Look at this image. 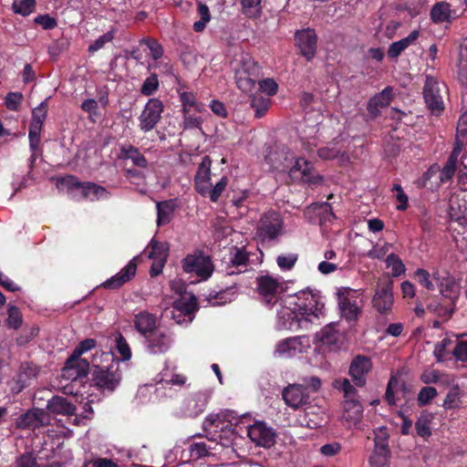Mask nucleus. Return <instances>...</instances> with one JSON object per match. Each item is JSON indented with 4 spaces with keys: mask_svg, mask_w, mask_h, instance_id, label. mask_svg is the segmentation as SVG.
I'll use <instances>...</instances> for the list:
<instances>
[{
    "mask_svg": "<svg viewBox=\"0 0 467 467\" xmlns=\"http://www.w3.org/2000/svg\"><path fill=\"white\" fill-rule=\"evenodd\" d=\"M450 218L452 227L458 234L463 237L467 235V203L463 201L462 204H458V208L451 204Z\"/></svg>",
    "mask_w": 467,
    "mask_h": 467,
    "instance_id": "cd10ccee",
    "label": "nucleus"
},
{
    "mask_svg": "<svg viewBox=\"0 0 467 467\" xmlns=\"http://www.w3.org/2000/svg\"><path fill=\"white\" fill-rule=\"evenodd\" d=\"M206 404V394L204 392H194L185 399L182 412L186 417L195 418L203 413Z\"/></svg>",
    "mask_w": 467,
    "mask_h": 467,
    "instance_id": "5701e85b",
    "label": "nucleus"
},
{
    "mask_svg": "<svg viewBox=\"0 0 467 467\" xmlns=\"http://www.w3.org/2000/svg\"><path fill=\"white\" fill-rule=\"evenodd\" d=\"M390 450L374 449L368 458L370 467H389Z\"/></svg>",
    "mask_w": 467,
    "mask_h": 467,
    "instance_id": "ea45409f",
    "label": "nucleus"
},
{
    "mask_svg": "<svg viewBox=\"0 0 467 467\" xmlns=\"http://www.w3.org/2000/svg\"><path fill=\"white\" fill-rule=\"evenodd\" d=\"M419 31L414 30L410 32V34L396 42H393L388 50V55L391 58L398 57L402 51L408 48L410 45H412L419 37Z\"/></svg>",
    "mask_w": 467,
    "mask_h": 467,
    "instance_id": "c9c22d12",
    "label": "nucleus"
},
{
    "mask_svg": "<svg viewBox=\"0 0 467 467\" xmlns=\"http://www.w3.org/2000/svg\"><path fill=\"white\" fill-rule=\"evenodd\" d=\"M438 285L441 295L450 299L451 304L454 305L458 299V291L455 281L452 278H443V281H441Z\"/></svg>",
    "mask_w": 467,
    "mask_h": 467,
    "instance_id": "a19ab883",
    "label": "nucleus"
},
{
    "mask_svg": "<svg viewBox=\"0 0 467 467\" xmlns=\"http://www.w3.org/2000/svg\"><path fill=\"white\" fill-rule=\"evenodd\" d=\"M168 245L166 243L152 240L150 242L149 258L153 260H166L168 257Z\"/></svg>",
    "mask_w": 467,
    "mask_h": 467,
    "instance_id": "c03bdc74",
    "label": "nucleus"
},
{
    "mask_svg": "<svg viewBox=\"0 0 467 467\" xmlns=\"http://www.w3.org/2000/svg\"><path fill=\"white\" fill-rule=\"evenodd\" d=\"M297 301L295 302L294 311L290 313L293 316L292 319H297V324L306 321L313 323L314 319H318L324 316L325 305L320 302V296L313 294L311 291H301L299 295L296 296Z\"/></svg>",
    "mask_w": 467,
    "mask_h": 467,
    "instance_id": "20e7f679",
    "label": "nucleus"
},
{
    "mask_svg": "<svg viewBox=\"0 0 467 467\" xmlns=\"http://www.w3.org/2000/svg\"><path fill=\"white\" fill-rule=\"evenodd\" d=\"M317 155L324 160H337L341 165L349 161V156L338 148H318Z\"/></svg>",
    "mask_w": 467,
    "mask_h": 467,
    "instance_id": "58836bf2",
    "label": "nucleus"
},
{
    "mask_svg": "<svg viewBox=\"0 0 467 467\" xmlns=\"http://www.w3.org/2000/svg\"><path fill=\"white\" fill-rule=\"evenodd\" d=\"M427 310L437 315L440 318L449 319L455 312V304L451 306H445L438 301H432L427 305Z\"/></svg>",
    "mask_w": 467,
    "mask_h": 467,
    "instance_id": "37998d69",
    "label": "nucleus"
},
{
    "mask_svg": "<svg viewBox=\"0 0 467 467\" xmlns=\"http://www.w3.org/2000/svg\"><path fill=\"white\" fill-rule=\"evenodd\" d=\"M451 344L452 340L445 337L434 345L433 355L436 357L438 362L444 361L447 356L446 348Z\"/></svg>",
    "mask_w": 467,
    "mask_h": 467,
    "instance_id": "0e129e2a",
    "label": "nucleus"
},
{
    "mask_svg": "<svg viewBox=\"0 0 467 467\" xmlns=\"http://www.w3.org/2000/svg\"><path fill=\"white\" fill-rule=\"evenodd\" d=\"M249 253L244 247L232 246L230 249V265L228 275H239L247 270Z\"/></svg>",
    "mask_w": 467,
    "mask_h": 467,
    "instance_id": "a878e982",
    "label": "nucleus"
},
{
    "mask_svg": "<svg viewBox=\"0 0 467 467\" xmlns=\"http://www.w3.org/2000/svg\"><path fill=\"white\" fill-rule=\"evenodd\" d=\"M393 99V88H385L381 92L369 99L367 110L370 118L375 119L379 116L381 109L387 108Z\"/></svg>",
    "mask_w": 467,
    "mask_h": 467,
    "instance_id": "b1692460",
    "label": "nucleus"
},
{
    "mask_svg": "<svg viewBox=\"0 0 467 467\" xmlns=\"http://www.w3.org/2000/svg\"><path fill=\"white\" fill-rule=\"evenodd\" d=\"M459 389L458 387L451 388L446 394V398L443 402L445 410L456 409L459 406Z\"/></svg>",
    "mask_w": 467,
    "mask_h": 467,
    "instance_id": "69168bd1",
    "label": "nucleus"
},
{
    "mask_svg": "<svg viewBox=\"0 0 467 467\" xmlns=\"http://www.w3.org/2000/svg\"><path fill=\"white\" fill-rule=\"evenodd\" d=\"M467 137V113L462 114L458 121L455 146H463L467 143L464 140Z\"/></svg>",
    "mask_w": 467,
    "mask_h": 467,
    "instance_id": "13d9d810",
    "label": "nucleus"
},
{
    "mask_svg": "<svg viewBox=\"0 0 467 467\" xmlns=\"http://www.w3.org/2000/svg\"><path fill=\"white\" fill-rule=\"evenodd\" d=\"M133 326L141 337L150 335L160 328L157 327V317L148 311H141L134 316Z\"/></svg>",
    "mask_w": 467,
    "mask_h": 467,
    "instance_id": "bb28decb",
    "label": "nucleus"
},
{
    "mask_svg": "<svg viewBox=\"0 0 467 467\" xmlns=\"http://www.w3.org/2000/svg\"><path fill=\"white\" fill-rule=\"evenodd\" d=\"M96 346H97V340H95V339L88 338L83 341H80L78 344V346L75 347L72 354L69 357V358H71V361H75L77 359H83L82 358H80V356H82L87 351H89V350L95 348Z\"/></svg>",
    "mask_w": 467,
    "mask_h": 467,
    "instance_id": "49530a36",
    "label": "nucleus"
},
{
    "mask_svg": "<svg viewBox=\"0 0 467 467\" xmlns=\"http://www.w3.org/2000/svg\"><path fill=\"white\" fill-rule=\"evenodd\" d=\"M251 106L255 110L256 118L263 117L269 109V99L252 95Z\"/></svg>",
    "mask_w": 467,
    "mask_h": 467,
    "instance_id": "6e6d98bb",
    "label": "nucleus"
},
{
    "mask_svg": "<svg viewBox=\"0 0 467 467\" xmlns=\"http://www.w3.org/2000/svg\"><path fill=\"white\" fill-rule=\"evenodd\" d=\"M457 16L451 4L447 2L437 3L431 10V17L435 23L446 22Z\"/></svg>",
    "mask_w": 467,
    "mask_h": 467,
    "instance_id": "473e14b6",
    "label": "nucleus"
},
{
    "mask_svg": "<svg viewBox=\"0 0 467 467\" xmlns=\"http://www.w3.org/2000/svg\"><path fill=\"white\" fill-rule=\"evenodd\" d=\"M256 292L261 302L268 307H273L279 301L284 292V285L280 279L270 275H259L255 279Z\"/></svg>",
    "mask_w": 467,
    "mask_h": 467,
    "instance_id": "1a4fd4ad",
    "label": "nucleus"
},
{
    "mask_svg": "<svg viewBox=\"0 0 467 467\" xmlns=\"http://www.w3.org/2000/svg\"><path fill=\"white\" fill-rule=\"evenodd\" d=\"M163 109L160 99H150L139 118L140 129L144 131L151 130L161 119Z\"/></svg>",
    "mask_w": 467,
    "mask_h": 467,
    "instance_id": "4468645a",
    "label": "nucleus"
},
{
    "mask_svg": "<svg viewBox=\"0 0 467 467\" xmlns=\"http://www.w3.org/2000/svg\"><path fill=\"white\" fill-rule=\"evenodd\" d=\"M106 360H110L107 365L96 364V358L92 360L91 385L99 390L113 392L121 381V371L119 369V360L110 352H102Z\"/></svg>",
    "mask_w": 467,
    "mask_h": 467,
    "instance_id": "f03ea898",
    "label": "nucleus"
},
{
    "mask_svg": "<svg viewBox=\"0 0 467 467\" xmlns=\"http://www.w3.org/2000/svg\"><path fill=\"white\" fill-rule=\"evenodd\" d=\"M446 87L443 83H440L437 78L427 76L424 88L423 98L425 103L432 115L439 116L444 110V102L442 92Z\"/></svg>",
    "mask_w": 467,
    "mask_h": 467,
    "instance_id": "9d476101",
    "label": "nucleus"
},
{
    "mask_svg": "<svg viewBox=\"0 0 467 467\" xmlns=\"http://www.w3.org/2000/svg\"><path fill=\"white\" fill-rule=\"evenodd\" d=\"M52 181L55 182L59 191H66L67 194H74L75 192H79L83 200L95 202L109 198V192L105 187L99 186L95 182H82L74 175L67 174L52 177Z\"/></svg>",
    "mask_w": 467,
    "mask_h": 467,
    "instance_id": "7ed1b4c3",
    "label": "nucleus"
},
{
    "mask_svg": "<svg viewBox=\"0 0 467 467\" xmlns=\"http://www.w3.org/2000/svg\"><path fill=\"white\" fill-rule=\"evenodd\" d=\"M142 337L144 342H146L147 349L153 355H161L167 352L172 341L170 335L161 329Z\"/></svg>",
    "mask_w": 467,
    "mask_h": 467,
    "instance_id": "4be33fe9",
    "label": "nucleus"
},
{
    "mask_svg": "<svg viewBox=\"0 0 467 467\" xmlns=\"http://www.w3.org/2000/svg\"><path fill=\"white\" fill-rule=\"evenodd\" d=\"M394 282L389 276H383L378 281L372 298V307L382 316L391 313L394 306Z\"/></svg>",
    "mask_w": 467,
    "mask_h": 467,
    "instance_id": "6e6552de",
    "label": "nucleus"
},
{
    "mask_svg": "<svg viewBox=\"0 0 467 467\" xmlns=\"http://www.w3.org/2000/svg\"><path fill=\"white\" fill-rule=\"evenodd\" d=\"M90 364L87 359H76L71 361V358H67L64 368H62L61 376L72 382H83L88 377Z\"/></svg>",
    "mask_w": 467,
    "mask_h": 467,
    "instance_id": "aec40b11",
    "label": "nucleus"
},
{
    "mask_svg": "<svg viewBox=\"0 0 467 467\" xmlns=\"http://www.w3.org/2000/svg\"><path fill=\"white\" fill-rule=\"evenodd\" d=\"M181 101L182 103L183 111L186 110H195L197 112H202L203 109V105L198 103L196 101L195 96L192 92H182L181 93Z\"/></svg>",
    "mask_w": 467,
    "mask_h": 467,
    "instance_id": "de8ad7c7",
    "label": "nucleus"
},
{
    "mask_svg": "<svg viewBox=\"0 0 467 467\" xmlns=\"http://www.w3.org/2000/svg\"><path fill=\"white\" fill-rule=\"evenodd\" d=\"M8 317L5 319V325L10 329H18L21 327L23 323L22 313L17 306H8Z\"/></svg>",
    "mask_w": 467,
    "mask_h": 467,
    "instance_id": "09e8293b",
    "label": "nucleus"
},
{
    "mask_svg": "<svg viewBox=\"0 0 467 467\" xmlns=\"http://www.w3.org/2000/svg\"><path fill=\"white\" fill-rule=\"evenodd\" d=\"M261 68L249 55H242L234 66V78L240 90L250 96L256 89Z\"/></svg>",
    "mask_w": 467,
    "mask_h": 467,
    "instance_id": "39448f33",
    "label": "nucleus"
},
{
    "mask_svg": "<svg viewBox=\"0 0 467 467\" xmlns=\"http://www.w3.org/2000/svg\"><path fill=\"white\" fill-rule=\"evenodd\" d=\"M313 164L305 158H297L295 160L293 166L290 168V176L293 179H299L305 183L318 184L322 182V177L313 175Z\"/></svg>",
    "mask_w": 467,
    "mask_h": 467,
    "instance_id": "f3484780",
    "label": "nucleus"
},
{
    "mask_svg": "<svg viewBox=\"0 0 467 467\" xmlns=\"http://www.w3.org/2000/svg\"><path fill=\"white\" fill-rule=\"evenodd\" d=\"M182 268L187 274H196L202 280H207L213 274V265L211 257L205 255L204 252L197 251L187 254L182 260Z\"/></svg>",
    "mask_w": 467,
    "mask_h": 467,
    "instance_id": "9b49d317",
    "label": "nucleus"
},
{
    "mask_svg": "<svg viewBox=\"0 0 467 467\" xmlns=\"http://www.w3.org/2000/svg\"><path fill=\"white\" fill-rule=\"evenodd\" d=\"M323 120L320 111H308L306 113L305 122L300 126V141L305 146L315 144L310 140L315 139L318 132V126Z\"/></svg>",
    "mask_w": 467,
    "mask_h": 467,
    "instance_id": "2eb2a0df",
    "label": "nucleus"
},
{
    "mask_svg": "<svg viewBox=\"0 0 467 467\" xmlns=\"http://www.w3.org/2000/svg\"><path fill=\"white\" fill-rule=\"evenodd\" d=\"M296 43L304 56L308 61L311 60L317 51V34L314 29L306 28L297 31L295 36Z\"/></svg>",
    "mask_w": 467,
    "mask_h": 467,
    "instance_id": "a211bd4d",
    "label": "nucleus"
},
{
    "mask_svg": "<svg viewBox=\"0 0 467 467\" xmlns=\"http://www.w3.org/2000/svg\"><path fill=\"white\" fill-rule=\"evenodd\" d=\"M266 94L267 96H274L276 94L278 89V85L273 78H265L263 80H259L256 83V88Z\"/></svg>",
    "mask_w": 467,
    "mask_h": 467,
    "instance_id": "052dcab7",
    "label": "nucleus"
},
{
    "mask_svg": "<svg viewBox=\"0 0 467 467\" xmlns=\"http://www.w3.org/2000/svg\"><path fill=\"white\" fill-rule=\"evenodd\" d=\"M36 6L35 0H21L13 3V10L16 14L26 16L30 15Z\"/></svg>",
    "mask_w": 467,
    "mask_h": 467,
    "instance_id": "864d4df0",
    "label": "nucleus"
},
{
    "mask_svg": "<svg viewBox=\"0 0 467 467\" xmlns=\"http://www.w3.org/2000/svg\"><path fill=\"white\" fill-rule=\"evenodd\" d=\"M174 208L175 204L174 200L172 199L157 202V225L162 226L168 224L170 221L172 219Z\"/></svg>",
    "mask_w": 467,
    "mask_h": 467,
    "instance_id": "72a5a7b5",
    "label": "nucleus"
},
{
    "mask_svg": "<svg viewBox=\"0 0 467 467\" xmlns=\"http://www.w3.org/2000/svg\"><path fill=\"white\" fill-rule=\"evenodd\" d=\"M303 340H306L305 336L282 339L278 344H276L275 351L278 352L280 356L287 357H292L297 353H302L304 351V344L302 343Z\"/></svg>",
    "mask_w": 467,
    "mask_h": 467,
    "instance_id": "c85d7f7f",
    "label": "nucleus"
},
{
    "mask_svg": "<svg viewBox=\"0 0 467 467\" xmlns=\"http://www.w3.org/2000/svg\"><path fill=\"white\" fill-rule=\"evenodd\" d=\"M121 157L125 161H131L137 167H147V160L137 148H121Z\"/></svg>",
    "mask_w": 467,
    "mask_h": 467,
    "instance_id": "79ce46f5",
    "label": "nucleus"
},
{
    "mask_svg": "<svg viewBox=\"0 0 467 467\" xmlns=\"http://www.w3.org/2000/svg\"><path fill=\"white\" fill-rule=\"evenodd\" d=\"M47 415L40 409L28 410L16 420V428L22 430H36L46 425Z\"/></svg>",
    "mask_w": 467,
    "mask_h": 467,
    "instance_id": "393cba45",
    "label": "nucleus"
},
{
    "mask_svg": "<svg viewBox=\"0 0 467 467\" xmlns=\"http://www.w3.org/2000/svg\"><path fill=\"white\" fill-rule=\"evenodd\" d=\"M195 110L183 111V126L185 129H199L202 124L200 117L194 116Z\"/></svg>",
    "mask_w": 467,
    "mask_h": 467,
    "instance_id": "338daca9",
    "label": "nucleus"
},
{
    "mask_svg": "<svg viewBox=\"0 0 467 467\" xmlns=\"http://www.w3.org/2000/svg\"><path fill=\"white\" fill-rule=\"evenodd\" d=\"M317 338L321 345H326L332 349H337L342 343V334L339 333L338 329L332 323L320 329L317 334Z\"/></svg>",
    "mask_w": 467,
    "mask_h": 467,
    "instance_id": "c756f323",
    "label": "nucleus"
},
{
    "mask_svg": "<svg viewBox=\"0 0 467 467\" xmlns=\"http://www.w3.org/2000/svg\"><path fill=\"white\" fill-rule=\"evenodd\" d=\"M458 78L461 83L467 86V37L460 45L458 57Z\"/></svg>",
    "mask_w": 467,
    "mask_h": 467,
    "instance_id": "4c0bfd02",
    "label": "nucleus"
},
{
    "mask_svg": "<svg viewBox=\"0 0 467 467\" xmlns=\"http://www.w3.org/2000/svg\"><path fill=\"white\" fill-rule=\"evenodd\" d=\"M158 87L159 81L157 76L152 74L144 80L140 92L145 96H150L157 90Z\"/></svg>",
    "mask_w": 467,
    "mask_h": 467,
    "instance_id": "774afa93",
    "label": "nucleus"
},
{
    "mask_svg": "<svg viewBox=\"0 0 467 467\" xmlns=\"http://www.w3.org/2000/svg\"><path fill=\"white\" fill-rule=\"evenodd\" d=\"M248 437L255 445L262 448H271L275 444V431L265 422L255 421L248 428Z\"/></svg>",
    "mask_w": 467,
    "mask_h": 467,
    "instance_id": "ddd939ff",
    "label": "nucleus"
},
{
    "mask_svg": "<svg viewBox=\"0 0 467 467\" xmlns=\"http://www.w3.org/2000/svg\"><path fill=\"white\" fill-rule=\"evenodd\" d=\"M116 350L121 356L123 361H129L131 357V351L128 341L119 332L115 334Z\"/></svg>",
    "mask_w": 467,
    "mask_h": 467,
    "instance_id": "8fccbe9b",
    "label": "nucleus"
},
{
    "mask_svg": "<svg viewBox=\"0 0 467 467\" xmlns=\"http://www.w3.org/2000/svg\"><path fill=\"white\" fill-rule=\"evenodd\" d=\"M374 449L383 448L386 450H389V433L386 427H381L375 431V438H374Z\"/></svg>",
    "mask_w": 467,
    "mask_h": 467,
    "instance_id": "680f3d73",
    "label": "nucleus"
},
{
    "mask_svg": "<svg viewBox=\"0 0 467 467\" xmlns=\"http://www.w3.org/2000/svg\"><path fill=\"white\" fill-rule=\"evenodd\" d=\"M243 12L248 16H255L261 12V0H242Z\"/></svg>",
    "mask_w": 467,
    "mask_h": 467,
    "instance_id": "e2e57ef3",
    "label": "nucleus"
},
{
    "mask_svg": "<svg viewBox=\"0 0 467 467\" xmlns=\"http://www.w3.org/2000/svg\"><path fill=\"white\" fill-rule=\"evenodd\" d=\"M47 108L48 106L46 100L35 108L32 111V120L30 124L43 126L47 118Z\"/></svg>",
    "mask_w": 467,
    "mask_h": 467,
    "instance_id": "4d7b16f0",
    "label": "nucleus"
},
{
    "mask_svg": "<svg viewBox=\"0 0 467 467\" xmlns=\"http://www.w3.org/2000/svg\"><path fill=\"white\" fill-rule=\"evenodd\" d=\"M414 277L418 280L420 285L425 287L428 291L434 290V285L431 280V274L424 268H418L414 272Z\"/></svg>",
    "mask_w": 467,
    "mask_h": 467,
    "instance_id": "bf43d9fd",
    "label": "nucleus"
},
{
    "mask_svg": "<svg viewBox=\"0 0 467 467\" xmlns=\"http://www.w3.org/2000/svg\"><path fill=\"white\" fill-rule=\"evenodd\" d=\"M387 267L392 269L393 276H400L404 274L406 267L398 254L390 253L386 258Z\"/></svg>",
    "mask_w": 467,
    "mask_h": 467,
    "instance_id": "3c124183",
    "label": "nucleus"
},
{
    "mask_svg": "<svg viewBox=\"0 0 467 467\" xmlns=\"http://www.w3.org/2000/svg\"><path fill=\"white\" fill-rule=\"evenodd\" d=\"M438 395L434 387H421L418 395V404L420 407L426 406L431 403V400Z\"/></svg>",
    "mask_w": 467,
    "mask_h": 467,
    "instance_id": "5fc2aeb1",
    "label": "nucleus"
},
{
    "mask_svg": "<svg viewBox=\"0 0 467 467\" xmlns=\"http://www.w3.org/2000/svg\"><path fill=\"white\" fill-rule=\"evenodd\" d=\"M282 399L288 407L296 410L308 404L309 392L304 385L292 384L283 389Z\"/></svg>",
    "mask_w": 467,
    "mask_h": 467,
    "instance_id": "dca6fc26",
    "label": "nucleus"
},
{
    "mask_svg": "<svg viewBox=\"0 0 467 467\" xmlns=\"http://www.w3.org/2000/svg\"><path fill=\"white\" fill-rule=\"evenodd\" d=\"M283 231V220L281 214L274 210H269L262 214L259 224L256 227V236L260 242L269 244L276 242Z\"/></svg>",
    "mask_w": 467,
    "mask_h": 467,
    "instance_id": "0eeeda50",
    "label": "nucleus"
},
{
    "mask_svg": "<svg viewBox=\"0 0 467 467\" xmlns=\"http://www.w3.org/2000/svg\"><path fill=\"white\" fill-rule=\"evenodd\" d=\"M433 416L431 412L423 410L420 412L417 421H415V431L417 434L421 438H429L431 436V423Z\"/></svg>",
    "mask_w": 467,
    "mask_h": 467,
    "instance_id": "e433bc0d",
    "label": "nucleus"
},
{
    "mask_svg": "<svg viewBox=\"0 0 467 467\" xmlns=\"http://www.w3.org/2000/svg\"><path fill=\"white\" fill-rule=\"evenodd\" d=\"M198 310L197 298L192 296L188 298L182 297L173 303V312H179V315L184 317H191L192 313ZM173 318H176L175 313H173Z\"/></svg>",
    "mask_w": 467,
    "mask_h": 467,
    "instance_id": "f704fd0d",
    "label": "nucleus"
},
{
    "mask_svg": "<svg viewBox=\"0 0 467 467\" xmlns=\"http://www.w3.org/2000/svg\"><path fill=\"white\" fill-rule=\"evenodd\" d=\"M198 15L200 16V20L194 22L193 29L195 32H202L211 19V15L208 6L204 4L200 3L198 5Z\"/></svg>",
    "mask_w": 467,
    "mask_h": 467,
    "instance_id": "603ef678",
    "label": "nucleus"
},
{
    "mask_svg": "<svg viewBox=\"0 0 467 467\" xmlns=\"http://www.w3.org/2000/svg\"><path fill=\"white\" fill-rule=\"evenodd\" d=\"M361 300L349 288H342L337 292V305L341 317L349 324H355L362 313Z\"/></svg>",
    "mask_w": 467,
    "mask_h": 467,
    "instance_id": "f8f14e48",
    "label": "nucleus"
},
{
    "mask_svg": "<svg viewBox=\"0 0 467 467\" xmlns=\"http://www.w3.org/2000/svg\"><path fill=\"white\" fill-rule=\"evenodd\" d=\"M137 271L136 258L130 260L120 272L106 279L101 285L105 289L117 290L134 278Z\"/></svg>",
    "mask_w": 467,
    "mask_h": 467,
    "instance_id": "6ab92c4d",
    "label": "nucleus"
},
{
    "mask_svg": "<svg viewBox=\"0 0 467 467\" xmlns=\"http://www.w3.org/2000/svg\"><path fill=\"white\" fill-rule=\"evenodd\" d=\"M236 296V285H230L218 291L211 290L208 296H206V301H208L213 306H223L226 303L234 301Z\"/></svg>",
    "mask_w": 467,
    "mask_h": 467,
    "instance_id": "7c9ffc66",
    "label": "nucleus"
},
{
    "mask_svg": "<svg viewBox=\"0 0 467 467\" xmlns=\"http://www.w3.org/2000/svg\"><path fill=\"white\" fill-rule=\"evenodd\" d=\"M371 360L369 358L358 355L354 360L351 361L349 366V376H351L352 382L358 388H362L366 384V374H368L371 367Z\"/></svg>",
    "mask_w": 467,
    "mask_h": 467,
    "instance_id": "412c9836",
    "label": "nucleus"
},
{
    "mask_svg": "<svg viewBox=\"0 0 467 467\" xmlns=\"http://www.w3.org/2000/svg\"><path fill=\"white\" fill-rule=\"evenodd\" d=\"M211 164L212 161L209 156H204L202 161L198 166L194 182H210L211 180Z\"/></svg>",
    "mask_w": 467,
    "mask_h": 467,
    "instance_id": "a18cd8bd",
    "label": "nucleus"
},
{
    "mask_svg": "<svg viewBox=\"0 0 467 467\" xmlns=\"http://www.w3.org/2000/svg\"><path fill=\"white\" fill-rule=\"evenodd\" d=\"M333 387L344 393V418L351 422H358L363 414L362 403L358 399L356 387L351 385L348 379H338L334 381Z\"/></svg>",
    "mask_w": 467,
    "mask_h": 467,
    "instance_id": "423d86ee",
    "label": "nucleus"
},
{
    "mask_svg": "<svg viewBox=\"0 0 467 467\" xmlns=\"http://www.w3.org/2000/svg\"><path fill=\"white\" fill-rule=\"evenodd\" d=\"M456 172L467 175V152L462 148L452 149L443 167L433 163L414 184L418 189L438 190L443 184L451 183Z\"/></svg>",
    "mask_w": 467,
    "mask_h": 467,
    "instance_id": "f257e3e1",
    "label": "nucleus"
},
{
    "mask_svg": "<svg viewBox=\"0 0 467 467\" xmlns=\"http://www.w3.org/2000/svg\"><path fill=\"white\" fill-rule=\"evenodd\" d=\"M47 409L55 415L72 416L75 414L76 407L67 398L54 396L47 401Z\"/></svg>",
    "mask_w": 467,
    "mask_h": 467,
    "instance_id": "2f4dec72",
    "label": "nucleus"
}]
</instances>
